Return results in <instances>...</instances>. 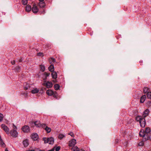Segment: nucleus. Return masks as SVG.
I'll return each instance as SVG.
<instances>
[{
    "label": "nucleus",
    "mask_w": 151,
    "mask_h": 151,
    "mask_svg": "<svg viewBox=\"0 0 151 151\" xmlns=\"http://www.w3.org/2000/svg\"><path fill=\"white\" fill-rule=\"evenodd\" d=\"M151 131V130L149 127H147L145 128V130L144 132L145 134H149L150 133Z\"/></svg>",
    "instance_id": "nucleus-21"
},
{
    "label": "nucleus",
    "mask_w": 151,
    "mask_h": 151,
    "mask_svg": "<svg viewBox=\"0 0 151 151\" xmlns=\"http://www.w3.org/2000/svg\"><path fill=\"white\" fill-rule=\"evenodd\" d=\"M39 0L40 1V2L43 1H44V0Z\"/></svg>",
    "instance_id": "nucleus-50"
},
{
    "label": "nucleus",
    "mask_w": 151,
    "mask_h": 151,
    "mask_svg": "<svg viewBox=\"0 0 151 151\" xmlns=\"http://www.w3.org/2000/svg\"><path fill=\"white\" fill-rule=\"evenodd\" d=\"M32 10V8L31 6L29 5H27L26 7L25 8V10L27 12H29Z\"/></svg>",
    "instance_id": "nucleus-18"
},
{
    "label": "nucleus",
    "mask_w": 151,
    "mask_h": 151,
    "mask_svg": "<svg viewBox=\"0 0 151 151\" xmlns=\"http://www.w3.org/2000/svg\"><path fill=\"white\" fill-rule=\"evenodd\" d=\"M53 96H54V97H56V96H55V94H53Z\"/></svg>",
    "instance_id": "nucleus-51"
},
{
    "label": "nucleus",
    "mask_w": 151,
    "mask_h": 151,
    "mask_svg": "<svg viewBox=\"0 0 151 151\" xmlns=\"http://www.w3.org/2000/svg\"><path fill=\"white\" fill-rule=\"evenodd\" d=\"M136 120L137 122H139L140 126L142 127L145 126L146 122L145 119L140 116H137L136 117Z\"/></svg>",
    "instance_id": "nucleus-1"
},
{
    "label": "nucleus",
    "mask_w": 151,
    "mask_h": 151,
    "mask_svg": "<svg viewBox=\"0 0 151 151\" xmlns=\"http://www.w3.org/2000/svg\"><path fill=\"white\" fill-rule=\"evenodd\" d=\"M1 128L7 134H9V129L5 125L2 124L1 125Z\"/></svg>",
    "instance_id": "nucleus-7"
},
{
    "label": "nucleus",
    "mask_w": 151,
    "mask_h": 151,
    "mask_svg": "<svg viewBox=\"0 0 151 151\" xmlns=\"http://www.w3.org/2000/svg\"><path fill=\"white\" fill-rule=\"evenodd\" d=\"M51 75L52 78L56 79L57 77V74L55 71L52 72L51 73Z\"/></svg>",
    "instance_id": "nucleus-16"
},
{
    "label": "nucleus",
    "mask_w": 151,
    "mask_h": 151,
    "mask_svg": "<svg viewBox=\"0 0 151 151\" xmlns=\"http://www.w3.org/2000/svg\"><path fill=\"white\" fill-rule=\"evenodd\" d=\"M26 151H35V150H26Z\"/></svg>",
    "instance_id": "nucleus-46"
},
{
    "label": "nucleus",
    "mask_w": 151,
    "mask_h": 151,
    "mask_svg": "<svg viewBox=\"0 0 151 151\" xmlns=\"http://www.w3.org/2000/svg\"><path fill=\"white\" fill-rule=\"evenodd\" d=\"M45 5V2L43 1L40 2L39 3V6L41 8L44 7Z\"/></svg>",
    "instance_id": "nucleus-22"
},
{
    "label": "nucleus",
    "mask_w": 151,
    "mask_h": 151,
    "mask_svg": "<svg viewBox=\"0 0 151 151\" xmlns=\"http://www.w3.org/2000/svg\"><path fill=\"white\" fill-rule=\"evenodd\" d=\"M145 134L144 131L143 130H141L139 132V135L140 137H143Z\"/></svg>",
    "instance_id": "nucleus-24"
},
{
    "label": "nucleus",
    "mask_w": 151,
    "mask_h": 151,
    "mask_svg": "<svg viewBox=\"0 0 151 151\" xmlns=\"http://www.w3.org/2000/svg\"><path fill=\"white\" fill-rule=\"evenodd\" d=\"M49 70L51 72H53L54 70V66L53 65H51L48 68Z\"/></svg>",
    "instance_id": "nucleus-23"
},
{
    "label": "nucleus",
    "mask_w": 151,
    "mask_h": 151,
    "mask_svg": "<svg viewBox=\"0 0 151 151\" xmlns=\"http://www.w3.org/2000/svg\"><path fill=\"white\" fill-rule=\"evenodd\" d=\"M60 149V147L59 146H58L56 147L55 148L56 151H59Z\"/></svg>",
    "instance_id": "nucleus-38"
},
{
    "label": "nucleus",
    "mask_w": 151,
    "mask_h": 151,
    "mask_svg": "<svg viewBox=\"0 0 151 151\" xmlns=\"http://www.w3.org/2000/svg\"><path fill=\"white\" fill-rule=\"evenodd\" d=\"M76 143V140L75 139H73L69 142V145L70 147L74 146Z\"/></svg>",
    "instance_id": "nucleus-8"
},
{
    "label": "nucleus",
    "mask_w": 151,
    "mask_h": 151,
    "mask_svg": "<svg viewBox=\"0 0 151 151\" xmlns=\"http://www.w3.org/2000/svg\"><path fill=\"white\" fill-rule=\"evenodd\" d=\"M146 99V96L145 95L142 96L141 98L140 102L141 103H143L145 101Z\"/></svg>",
    "instance_id": "nucleus-20"
},
{
    "label": "nucleus",
    "mask_w": 151,
    "mask_h": 151,
    "mask_svg": "<svg viewBox=\"0 0 151 151\" xmlns=\"http://www.w3.org/2000/svg\"><path fill=\"white\" fill-rule=\"evenodd\" d=\"M54 150H55L53 148V149H52L51 150H48L47 151H54Z\"/></svg>",
    "instance_id": "nucleus-45"
},
{
    "label": "nucleus",
    "mask_w": 151,
    "mask_h": 151,
    "mask_svg": "<svg viewBox=\"0 0 151 151\" xmlns=\"http://www.w3.org/2000/svg\"><path fill=\"white\" fill-rule=\"evenodd\" d=\"M43 54L42 52H39L37 54V55L38 56H43Z\"/></svg>",
    "instance_id": "nucleus-40"
},
{
    "label": "nucleus",
    "mask_w": 151,
    "mask_h": 151,
    "mask_svg": "<svg viewBox=\"0 0 151 151\" xmlns=\"http://www.w3.org/2000/svg\"><path fill=\"white\" fill-rule=\"evenodd\" d=\"M24 89L27 90L29 88V85L27 84V83H24Z\"/></svg>",
    "instance_id": "nucleus-29"
},
{
    "label": "nucleus",
    "mask_w": 151,
    "mask_h": 151,
    "mask_svg": "<svg viewBox=\"0 0 151 151\" xmlns=\"http://www.w3.org/2000/svg\"><path fill=\"white\" fill-rule=\"evenodd\" d=\"M54 88L55 90H57L59 88L60 86L58 84H56L54 86Z\"/></svg>",
    "instance_id": "nucleus-31"
},
{
    "label": "nucleus",
    "mask_w": 151,
    "mask_h": 151,
    "mask_svg": "<svg viewBox=\"0 0 151 151\" xmlns=\"http://www.w3.org/2000/svg\"><path fill=\"white\" fill-rule=\"evenodd\" d=\"M43 85L45 86L47 88H51L52 86V83L51 82L49 81H45L43 83Z\"/></svg>",
    "instance_id": "nucleus-4"
},
{
    "label": "nucleus",
    "mask_w": 151,
    "mask_h": 151,
    "mask_svg": "<svg viewBox=\"0 0 151 151\" xmlns=\"http://www.w3.org/2000/svg\"><path fill=\"white\" fill-rule=\"evenodd\" d=\"M50 73H47L46 72H45L44 73L43 75L45 76V77L43 78V80L44 81H46V80L47 78L49 76Z\"/></svg>",
    "instance_id": "nucleus-17"
},
{
    "label": "nucleus",
    "mask_w": 151,
    "mask_h": 151,
    "mask_svg": "<svg viewBox=\"0 0 151 151\" xmlns=\"http://www.w3.org/2000/svg\"><path fill=\"white\" fill-rule=\"evenodd\" d=\"M52 81L54 83H56L57 82L56 80H53Z\"/></svg>",
    "instance_id": "nucleus-47"
},
{
    "label": "nucleus",
    "mask_w": 151,
    "mask_h": 151,
    "mask_svg": "<svg viewBox=\"0 0 151 151\" xmlns=\"http://www.w3.org/2000/svg\"><path fill=\"white\" fill-rule=\"evenodd\" d=\"M18 67V69H19V67Z\"/></svg>",
    "instance_id": "nucleus-52"
},
{
    "label": "nucleus",
    "mask_w": 151,
    "mask_h": 151,
    "mask_svg": "<svg viewBox=\"0 0 151 151\" xmlns=\"http://www.w3.org/2000/svg\"><path fill=\"white\" fill-rule=\"evenodd\" d=\"M22 61V60L21 59L19 60V62H21Z\"/></svg>",
    "instance_id": "nucleus-48"
},
{
    "label": "nucleus",
    "mask_w": 151,
    "mask_h": 151,
    "mask_svg": "<svg viewBox=\"0 0 151 151\" xmlns=\"http://www.w3.org/2000/svg\"><path fill=\"white\" fill-rule=\"evenodd\" d=\"M42 140L45 143H48L50 145H52L54 142V139L52 137H44Z\"/></svg>",
    "instance_id": "nucleus-2"
},
{
    "label": "nucleus",
    "mask_w": 151,
    "mask_h": 151,
    "mask_svg": "<svg viewBox=\"0 0 151 151\" xmlns=\"http://www.w3.org/2000/svg\"><path fill=\"white\" fill-rule=\"evenodd\" d=\"M40 70L42 72H44L45 70V66L42 65H40Z\"/></svg>",
    "instance_id": "nucleus-30"
},
{
    "label": "nucleus",
    "mask_w": 151,
    "mask_h": 151,
    "mask_svg": "<svg viewBox=\"0 0 151 151\" xmlns=\"http://www.w3.org/2000/svg\"><path fill=\"white\" fill-rule=\"evenodd\" d=\"M31 138L34 140H36L38 138V136L37 133H33L31 135Z\"/></svg>",
    "instance_id": "nucleus-9"
},
{
    "label": "nucleus",
    "mask_w": 151,
    "mask_h": 151,
    "mask_svg": "<svg viewBox=\"0 0 151 151\" xmlns=\"http://www.w3.org/2000/svg\"><path fill=\"white\" fill-rule=\"evenodd\" d=\"M69 135H70L72 137H74V135L73 133L72 132H70L68 134Z\"/></svg>",
    "instance_id": "nucleus-37"
},
{
    "label": "nucleus",
    "mask_w": 151,
    "mask_h": 151,
    "mask_svg": "<svg viewBox=\"0 0 151 151\" xmlns=\"http://www.w3.org/2000/svg\"><path fill=\"white\" fill-rule=\"evenodd\" d=\"M5 151H9L7 148H6L5 150Z\"/></svg>",
    "instance_id": "nucleus-49"
},
{
    "label": "nucleus",
    "mask_w": 151,
    "mask_h": 151,
    "mask_svg": "<svg viewBox=\"0 0 151 151\" xmlns=\"http://www.w3.org/2000/svg\"><path fill=\"white\" fill-rule=\"evenodd\" d=\"M22 94L23 95H24V97H26L27 96V92L22 93Z\"/></svg>",
    "instance_id": "nucleus-39"
},
{
    "label": "nucleus",
    "mask_w": 151,
    "mask_h": 151,
    "mask_svg": "<svg viewBox=\"0 0 151 151\" xmlns=\"http://www.w3.org/2000/svg\"><path fill=\"white\" fill-rule=\"evenodd\" d=\"M143 140L145 141H147V140H148L149 139H151L150 138V137L149 135V134H145V135L143 137Z\"/></svg>",
    "instance_id": "nucleus-11"
},
{
    "label": "nucleus",
    "mask_w": 151,
    "mask_h": 151,
    "mask_svg": "<svg viewBox=\"0 0 151 151\" xmlns=\"http://www.w3.org/2000/svg\"><path fill=\"white\" fill-rule=\"evenodd\" d=\"M65 137V136L64 135H63V134H60L59 135L58 138L59 139H62L63 138Z\"/></svg>",
    "instance_id": "nucleus-34"
},
{
    "label": "nucleus",
    "mask_w": 151,
    "mask_h": 151,
    "mask_svg": "<svg viewBox=\"0 0 151 151\" xmlns=\"http://www.w3.org/2000/svg\"><path fill=\"white\" fill-rule=\"evenodd\" d=\"M0 145L2 147H5V145L4 143L3 142L2 140H0Z\"/></svg>",
    "instance_id": "nucleus-26"
},
{
    "label": "nucleus",
    "mask_w": 151,
    "mask_h": 151,
    "mask_svg": "<svg viewBox=\"0 0 151 151\" xmlns=\"http://www.w3.org/2000/svg\"><path fill=\"white\" fill-rule=\"evenodd\" d=\"M11 135L14 137H17L18 135V133L16 130L12 129L10 132Z\"/></svg>",
    "instance_id": "nucleus-5"
},
{
    "label": "nucleus",
    "mask_w": 151,
    "mask_h": 151,
    "mask_svg": "<svg viewBox=\"0 0 151 151\" xmlns=\"http://www.w3.org/2000/svg\"><path fill=\"white\" fill-rule=\"evenodd\" d=\"M40 14H44L45 13V10L44 9H43V11L42 12H40Z\"/></svg>",
    "instance_id": "nucleus-42"
},
{
    "label": "nucleus",
    "mask_w": 151,
    "mask_h": 151,
    "mask_svg": "<svg viewBox=\"0 0 151 151\" xmlns=\"http://www.w3.org/2000/svg\"><path fill=\"white\" fill-rule=\"evenodd\" d=\"M46 93L49 96H52L54 94L53 92L51 89L48 90L47 91Z\"/></svg>",
    "instance_id": "nucleus-15"
},
{
    "label": "nucleus",
    "mask_w": 151,
    "mask_h": 151,
    "mask_svg": "<svg viewBox=\"0 0 151 151\" xmlns=\"http://www.w3.org/2000/svg\"><path fill=\"white\" fill-rule=\"evenodd\" d=\"M13 128L14 129H15V130H16L17 129V127L15 125H14V124H13Z\"/></svg>",
    "instance_id": "nucleus-44"
},
{
    "label": "nucleus",
    "mask_w": 151,
    "mask_h": 151,
    "mask_svg": "<svg viewBox=\"0 0 151 151\" xmlns=\"http://www.w3.org/2000/svg\"><path fill=\"white\" fill-rule=\"evenodd\" d=\"M149 111L148 109H146L145 111L143 112V117L144 118L147 116L149 114Z\"/></svg>",
    "instance_id": "nucleus-13"
},
{
    "label": "nucleus",
    "mask_w": 151,
    "mask_h": 151,
    "mask_svg": "<svg viewBox=\"0 0 151 151\" xmlns=\"http://www.w3.org/2000/svg\"><path fill=\"white\" fill-rule=\"evenodd\" d=\"M72 151H79V149L77 147H74L72 148Z\"/></svg>",
    "instance_id": "nucleus-28"
},
{
    "label": "nucleus",
    "mask_w": 151,
    "mask_h": 151,
    "mask_svg": "<svg viewBox=\"0 0 151 151\" xmlns=\"http://www.w3.org/2000/svg\"><path fill=\"white\" fill-rule=\"evenodd\" d=\"M144 144V143L143 142H139V146H143Z\"/></svg>",
    "instance_id": "nucleus-41"
},
{
    "label": "nucleus",
    "mask_w": 151,
    "mask_h": 151,
    "mask_svg": "<svg viewBox=\"0 0 151 151\" xmlns=\"http://www.w3.org/2000/svg\"><path fill=\"white\" fill-rule=\"evenodd\" d=\"M22 143L24 147H27L29 145L28 140L27 139L24 140L23 141Z\"/></svg>",
    "instance_id": "nucleus-12"
},
{
    "label": "nucleus",
    "mask_w": 151,
    "mask_h": 151,
    "mask_svg": "<svg viewBox=\"0 0 151 151\" xmlns=\"http://www.w3.org/2000/svg\"><path fill=\"white\" fill-rule=\"evenodd\" d=\"M55 61V58H51L49 59V62L50 63H54Z\"/></svg>",
    "instance_id": "nucleus-27"
},
{
    "label": "nucleus",
    "mask_w": 151,
    "mask_h": 151,
    "mask_svg": "<svg viewBox=\"0 0 151 151\" xmlns=\"http://www.w3.org/2000/svg\"><path fill=\"white\" fill-rule=\"evenodd\" d=\"M11 63L12 65H14L15 64V61L13 60L11 62Z\"/></svg>",
    "instance_id": "nucleus-43"
},
{
    "label": "nucleus",
    "mask_w": 151,
    "mask_h": 151,
    "mask_svg": "<svg viewBox=\"0 0 151 151\" xmlns=\"http://www.w3.org/2000/svg\"><path fill=\"white\" fill-rule=\"evenodd\" d=\"M44 48L47 49H49L51 47V45L50 43H46L43 45Z\"/></svg>",
    "instance_id": "nucleus-14"
},
{
    "label": "nucleus",
    "mask_w": 151,
    "mask_h": 151,
    "mask_svg": "<svg viewBox=\"0 0 151 151\" xmlns=\"http://www.w3.org/2000/svg\"><path fill=\"white\" fill-rule=\"evenodd\" d=\"M3 114L0 113V122L2 121L3 120Z\"/></svg>",
    "instance_id": "nucleus-36"
},
{
    "label": "nucleus",
    "mask_w": 151,
    "mask_h": 151,
    "mask_svg": "<svg viewBox=\"0 0 151 151\" xmlns=\"http://www.w3.org/2000/svg\"><path fill=\"white\" fill-rule=\"evenodd\" d=\"M39 91V90L37 88H35L33 90L31 91V92L32 93H38Z\"/></svg>",
    "instance_id": "nucleus-19"
},
{
    "label": "nucleus",
    "mask_w": 151,
    "mask_h": 151,
    "mask_svg": "<svg viewBox=\"0 0 151 151\" xmlns=\"http://www.w3.org/2000/svg\"><path fill=\"white\" fill-rule=\"evenodd\" d=\"M39 151H44V150H40Z\"/></svg>",
    "instance_id": "nucleus-53"
},
{
    "label": "nucleus",
    "mask_w": 151,
    "mask_h": 151,
    "mask_svg": "<svg viewBox=\"0 0 151 151\" xmlns=\"http://www.w3.org/2000/svg\"><path fill=\"white\" fill-rule=\"evenodd\" d=\"M44 128H45V130L47 131V133H49L50 132L51 130V128L46 126Z\"/></svg>",
    "instance_id": "nucleus-25"
},
{
    "label": "nucleus",
    "mask_w": 151,
    "mask_h": 151,
    "mask_svg": "<svg viewBox=\"0 0 151 151\" xmlns=\"http://www.w3.org/2000/svg\"><path fill=\"white\" fill-rule=\"evenodd\" d=\"M149 91L150 90L147 87H144V88L143 92L145 93H147V92H149Z\"/></svg>",
    "instance_id": "nucleus-32"
},
{
    "label": "nucleus",
    "mask_w": 151,
    "mask_h": 151,
    "mask_svg": "<svg viewBox=\"0 0 151 151\" xmlns=\"http://www.w3.org/2000/svg\"><path fill=\"white\" fill-rule=\"evenodd\" d=\"M147 97L150 99H151V91L148 92L147 93Z\"/></svg>",
    "instance_id": "nucleus-33"
},
{
    "label": "nucleus",
    "mask_w": 151,
    "mask_h": 151,
    "mask_svg": "<svg viewBox=\"0 0 151 151\" xmlns=\"http://www.w3.org/2000/svg\"><path fill=\"white\" fill-rule=\"evenodd\" d=\"M22 129L24 133L29 132L30 131V129L29 127L27 125H25L22 128Z\"/></svg>",
    "instance_id": "nucleus-6"
},
{
    "label": "nucleus",
    "mask_w": 151,
    "mask_h": 151,
    "mask_svg": "<svg viewBox=\"0 0 151 151\" xmlns=\"http://www.w3.org/2000/svg\"><path fill=\"white\" fill-rule=\"evenodd\" d=\"M22 2L23 5H26L27 3V0H22Z\"/></svg>",
    "instance_id": "nucleus-35"
},
{
    "label": "nucleus",
    "mask_w": 151,
    "mask_h": 151,
    "mask_svg": "<svg viewBox=\"0 0 151 151\" xmlns=\"http://www.w3.org/2000/svg\"><path fill=\"white\" fill-rule=\"evenodd\" d=\"M32 12L34 13H37L39 11L38 9L35 5H33V6L32 9Z\"/></svg>",
    "instance_id": "nucleus-10"
},
{
    "label": "nucleus",
    "mask_w": 151,
    "mask_h": 151,
    "mask_svg": "<svg viewBox=\"0 0 151 151\" xmlns=\"http://www.w3.org/2000/svg\"><path fill=\"white\" fill-rule=\"evenodd\" d=\"M36 127H42L44 128L45 127L46 124H41L39 121H36L34 122Z\"/></svg>",
    "instance_id": "nucleus-3"
}]
</instances>
